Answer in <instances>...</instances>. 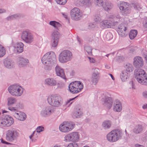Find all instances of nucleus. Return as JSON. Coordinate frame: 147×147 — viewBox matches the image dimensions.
<instances>
[{"mask_svg":"<svg viewBox=\"0 0 147 147\" xmlns=\"http://www.w3.org/2000/svg\"><path fill=\"white\" fill-rule=\"evenodd\" d=\"M55 55L53 52H49L42 57L41 60L42 63L46 66L47 69H51V67L56 63Z\"/></svg>","mask_w":147,"mask_h":147,"instance_id":"nucleus-1","label":"nucleus"},{"mask_svg":"<svg viewBox=\"0 0 147 147\" xmlns=\"http://www.w3.org/2000/svg\"><path fill=\"white\" fill-rule=\"evenodd\" d=\"M47 100L49 104L53 107H60L63 103L62 98L57 94H53L49 96Z\"/></svg>","mask_w":147,"mask_h":147,"instance_id":"nucleus-2","label":"nucleus"},{"mask_svg":"<svg viewBox=\"0 0 147 147\" xmlns=\"http://www.w3.org/2000/svg\"><path fill=\"white\" fill-rule=\"evenodd\" d=\"M122 133L119 130H114L109 133L107 136V140L110 142H115L120 139Z\"/></svg>","mask_w":147,"mask_h":147,"instance_id":"nucleus-3","label":"nucleus"},{"mask_svg":"<svg viewBox=\"0 0 147 147\" xmlns=\"http://www.w3.org/2000/svg\"><path fill=\"white\" fill-rule=\"evenodd\" d=\"M136 78L139 83L147 85V74L141 69H138L136 72Z\"/></svg>","mask_w":147,"mask_h":147,"instance_id":"nucleus-4","label":"nucleus"},{"mask_svg":"<svg viewBox=\"0 0 147 147\" xmlns=\"http://www.w3.org/2000/svg\"><path fill=\"white\" fill-rule=\"evenodd\" d=\"M83 88V85L80 81L72 82L69 86V91L73 94H76L80 92Z\"/></svg>","mask_w":147,"mask_h":147,"instance_id":"nucleus-5","label":"nucleus"},{"mask_svg":"<svg viewBox=\"0 0 147 147\" xmlns=\"http://www.w3.org/2000/svg\"><path fill=\"white\" fill-rule=\"evenodd\" d=\"M9 92L12 95L20 96L23 94V88L20 86L13 85L9 86L8 88Z\"/></svg>","mask_w":147,"mask_h":147,"instance_id":"nucleus-6","label":"nucleus"},{"mask_svg":"<svg viewBox=\"0 0 147 147\" xmlns=\"http://www.w3.org/2000/svg\"><path fill=\"white\" fill-rule=\"evenodd\" d=\"M72 58V53L67 50L62 51L59 56V60L62 63H66L70 61Z\"/></svg>","mask_w":147,"mask_h":147,"instance_id":"nucleus-7","label":"nucleus"},{"mask_svg":"<svg viewBox=\"0 0 147 147\" xmlns=\"http://www.w3.org/2000/svg\"><path fill=\"white\" fill-rule=\"evenodd\" d=\"M19 135V133L16 130L14 129H9L6 133L5 139L8 141L12 142L16 140Z\"/></svg>","mask_w":147,"mask_h":147,"instance_id":"nucleus-8","label":"nucleus"},{"mask_svg":"<svg viewBox=\"0 0 147 147\" xmlns=\"http://www.w3.org/2000/svg\"><path fill=\"white\" fill-rule=\"evenodd\" d=\"M13 122V118L8 115H4L0 118V126L2 127L10 126Z\"/></svg>","mask_w":147,"mask_h":147,"instance_id":"nucleus-9","label":"nucleus"},{"mask_svg":"<svg viewBox=\"0 0 147 147\" xmlns=\"http://www.w3.org/2000/svg\"><path fill=\"white\" fill-rule=\"evenodd\" d=\"M75 124L71 122L65 121L59 126V129L61 131L67 132L71 131L74 128Z\"/></svg>","mask_w":147,"mask_h":147,"instance_id":"nucleus-10","label":"nucleus"},{"mask_svg":"<svg viewBox=\"0 0 147 147\" xmlns=\"http://www.w3.org/2000/svg\"><path fill=\"white\" fill-rule=\"evenodd\" d=\"M21 38L23 40L27 43H31L34 40L33 34L28 31H25L22 32L21 35Z\"/></svg>","mask_w":147,"mask_h":147,"instance_id":"nucleus-11","label":"nucleus"},{"mask_svg":"<svg viewBox=\"0 0 147 147\" xmlns=\"http://www.w3.org/2000/svg\"><path fill=\"white\" fill-rule=\"evenodd\" d=\"M79 134L78 132H73L67 135L65 137V141L67 142H77L79 139Z\"/></svg>","mask_w":147,"mask_h":147,"instance_id":"nucleus-12","label":"nucleus"},{"mask_svg":"<svg viewBox=\"0 0 147 147\" xmlns=\"http://www.w3.org/2000/svg\"><path fill=\"white\" fill-rule=\"evenodd\" d=\"M118 6L120 9L123 11L124 15H127L130 13L131 9L129 4L127 3L122 2L119 4Z\"/></svg>","mask_w":147,"mask_h":147,"instance_id":"nucleus-13","label":"nucleus"},{"mask_svg":"<svg viewBox=\"0 0 147 147\" xmlns=\"http://www.w3.org/2000/svg\"><path fill=\"white\" fill-rule=\"evenodd\" d=\"M70 14L72 19L75 20H78L82 16V13L78 8L74 7L70 11Z\"/></svg>","mask_w":147,"mask_h":147,"instance_id":"nucleus-14","label":"nucleus"},{"mask_svg":"<svg viewBox=\"0 0 147 147\" xmlns=\"http://www.w3.org/2000/svg\"><path fill=\"white\" fill-rule=\"evenodd\" d=\"M118 32L121 37H125L127 34L128 31L126 25L124 23H122L118 26Z\"/></svg>","mask_w":147,"mask_h":147,"instance_id":"nucleus-15","label":"nucleus"},{"mask_svg":"<svg viewBox=\"0 0 147 147\" xmlns=\"http://www.w3.org/2000/svg\"><path fill=\"white\" fill-rule=\"evenodd\" d=\"M134 65L136 67H140L144 64V61L142 58L140 57L137 56L134 59Z\"/></svg>","mask_w":147,"mask_h":147,"instance_id":"nucleus-16","label":"nucleus"},{"mask_svg":"<svg viewBox=\"0 0 147 147\" xmlns=\"http://www.w3.org/2000/svg\"><path fill=\"white\" fill-rule=\"evenodd\" d=\"M98 69L95 68L93 73L92 77V81L94 84H96L98 82L99 78V73L98 72Z\"/></svg>","mask_w":147,"mask_h":147,"instance_id":"nucleus-17","label":"nucleus"},{"mask_svg":"<svg viewBox=\"0 0 147 147\" xmlns=\"http://www.w3.org/2000/svg\"><path fill=\"white\" fill-rule=\"evenodd\" d=\"M55 71L58 76H59L63 79H66V76L63 69L57 65L55 67Z\"/></svg>","mask_w":147,"mask_h":147,"instance_id":"nucleus-18","label":"nucleus"},{"mask_svg":"<svg viewBox=\"0 0 147 147\" xmlns=\"http://www.w3.org/2000/svg\"><path fill=\"white\" fill-rule=\"evenodd\" d=\"M112 22L111 21L105 20L101 22L100 24V27L103 29L106 28H109L111 27Z\"/></svg>","mask_w":147,"mask_h":147,"instance_id":"nucleus-19","label":"nucleus"},{"mask_svg":"<svg viewBox=\"0 0 147 147\" xmlns=\"http://www.w3.org/2000/svg\"><path fill=\"white\" fill-rule=\"evenodd\" d=\"M13 115L16 119L22 121L25 120L26 117V115L22 112L15 113H14Z\"/></svg>","mask_w":147,"mask_h":147,"instance_id":"nucleus-20","label":"nucleus"},{"mask_svg":"<svg viewBox=\"0 0 147 147\" xmlns=\"http://www.w3.org/2000/svg\"><path fill=\"white\" fill-rule=\"evenodd\" d=\"M92 0H75L76 5H80L82 4L84 5H88L91 4Z\"/></svg>","mask_w":147,"mask_h":147,"instance_id":"nucleus-21","label":"nucleus"},{"mask_svg":"<svg viewBox=\"0 0 147 147\" xmlns=\"http://www.w3.org/2000/svg\"><path fill=\"white\" fill-rule=\"evenodd\" d=\"M122 106L119 101L116 100L114 103V111L117 112H120L122 109Z\"/></svg>","mask_w":147,"mask_h":147,"instance_id":"nucleus-22","label":"nucleus"},{"mask_svg":"<svg viewBox=\"0 0 147 147\" xmlns=\"http://www.w3.org/2000/svg\"><path fill=\"white\" fill-rule=\"evenodd\" d=\"M24 46V44L21 42L17 43L15 46V48L18 53H20L23 51Z\"/></svg>","mask_w":147,"mask_h":147,"instance_id":"nucleus-23","label":"nucleus"},{"mask_svg":"<svg viewBox=\"0 0 147 147\" xmlns=\"http://www.w3.org/2000/svg\"><path fill=\"white\" fill-rule=\"evenodd\" d=\"M46 83L50 86H55L56 85L57 82L53 78H48L45 80Z\"/></svg>","mask_w":147,"mask_h":147,"instance_id":"nucleus-24","label":"nucleus"},{"mask_svg":"<svg viewBox=\"0 0 147 147\" xmlns=\"http://www.w3.org/2000/svg\"><path fill=\"white\" fill-rule=\"evenodd\" d=\"M104 104L108 109L111 108L112 107L113 104V101L111 98L110 97L106 98L105 100Z\"/></svg>","mask_w":147,"mask_h":147,"instance_id":"nucleus-25","label":"nucleus"},{"mask_svg":"<svg viewBox=\"0 0 147 147\" xmlns=\"http://www.w3.org/2000/svg\"><path fill=\"white\" fill-rule=\"evenodd\" d=\"M53 112V111L52 110L51 107H47L46 108L45 110L42 112V114L43 116L45 117L47 115H50Z\"/></svg>","mask_w":147,"mask_h":147,"instance_id":"nucleus-26","label":"nucleus"},{"mask_svg":"<svg viewBox=\"0 0 147 147\" xmlns=\"http://www.w3.org/2000/svg\"><path fill=\"white\" fill-rule=\"evenodd\" d=\"M60 35L59 32L57 31H54L51 34L52 39L59 40Z\"/></svg>","mask_w":147,"mask_h":147,"instance_id":"nucleus-27","label":"nucleus"},{"mask_svg":"<svg viewBox=\"0 0 147 147\" xmlns=\"http://www.w3.org/2000/svg\"><path fill=\"white\" fill-rule=\"evenodd\" d=\"M82 114V112L80 109H77L73 114V117L74 118H79Z\"/></svg>","mask_w":147,"mask_h":147,"instance_id":"nucleus-28","label":"nucleus"},{"mask_svg":"<svg viewBox=\"0 0 147 147\" xmlns=\"http://www.w3.org/2000/svg\"><path fill=\"white\" fill-rule=\"evenodd\" d=\"M138 34V32L136 30H131L129 34V36L131 39H134Z\"/></svg>","mask_w":147,"mask_h":147,"instance_id":"nucleus-29","label":"nucleus"},{"mask_svg":"<svg viewBox=\"0 0 147 147\" xmlns=\"http://www.w3.org/2000/svg\"><path fill=\"white\" fill-rule=\"evenodd\" d=\"M104 9L106 11H108L111 9L113 7V5L111 3L107 2L105 4L102 6Z\"/></svg>","mask_w":147,"mask_h":147,"instance_id":"nucleus-30","label":"nucleus"},{"mask_svg":"<svg viewBox=\"0 0 147 147\" xmlns=\"http://www.w3.org/2000/svg\"><path fill=\"white\" fill-rule=\"evenodd\" d=\"M128 73L126 71L123 70L121 74L120 77L122 80L125 81L127 78Z\"/></svg>","mask_w":147,"mask_h":147,"instance_id":"nucleus-31","label":"nucleus"},{"mask_svg":"<svg viewBox=\"0 0 147 147\" xmlns=\"http://www.w3.org/2000/svg\"><path fill=\"white\" fill-rule=\"evenodd\" d=\"M142 130V126L140 125H138L135 126L133 130V132L136 134L139 133Z\"/></svg>","mask_w":147,"mask_h":147,"instance_id":"nucleus-32","label":"nucleus"},{"mask_svg":"<svg viewBox=\"0 0 147 147\" xmlns=\"http://www.w3.org/2000/svg\"><path fill=\"white\" fill-rule=\"evenodd\" d=\"M125 70L124 71H126L128 73L132 71L133 70V67L132 65L129 63L127 64L125 67Z\"/></svg>","mask_w":147,"mask_h":147,"instance_id":"nucleus-33","label":"nucleus"},{"mask_svg":"<svg viewBox=\"0 0 147 147\" xmlns=\"http://www.w3.org/2000/svg\"><path fill=\"white\" fill-rule=\"evenodd\" d=\"M19 62L20 65H25L26 63L28 62V59H25L22 57H20L19 58Z\"/></svg>","mask_w":147,"mask_h":147,"instance_id":"nucleus-34","label":"nucleus"},{"mask_svg":"<svg viewBox=\"0 0 147 147\" xmlns=\"http://www.w3.org/2000/svg\"><path fill=\"white\" fill-rule=\"evenodd\" d=\"M6 52L5 48L1 45H0V57H2L4 56Z\"/></svg>","mask_w":147,"mask_h":147,"instance_id":"nucleus-35","label":"nucleus"},{"mask_svg":"<svg viewBox=\"0 0 147 147\" xmlns=\"http://www.w3.org/2000/svg\"><path fill=\"white\" fill-rule=\"evenodd\" d=\"M49 24L57 29L61 26V25L59 23L55 21H50Z\"/></svg>","mask_w":147,"mask_h":147,"instance_id":"nucleus-36","label":"nucleus"},{"mask_svg":"<svg viewBox=\"0 0 147 147\" xmlns=\"http://www.w3.org/2000/svg\"><path fill=\"white\" fill-rule=\"evenodd\" d=\"M16 101V100L15 98L9 97L8 98V105L9 106L14 104Z\"/></svg>","mask_w":147,"mask_h":147,"instance_id":"nucleus-37","label":"nucleus"},{"mask_svg":"<svg viewBox=\"0 0 147 147\" xmlns=\"http://www.w3.org/2000/svg\"><path fill=\"white\" fill-rule=\"evenodd\" d=\"M102 125L105 129L109 128L111 127V123L110 121H105L103 122Z\"/></svg>","mask_w":147,"mask_h":147,"instance_id":"nucleus-38","label":"nucleus"},{"mask_svg":"<svg viewBox=\"0 0 147 147\" xmlns=\"http://www.w3.org/2000/svg\"><path fill=\"white\" fill-rule=\"evenodd\" d=\"M4 63L5 66L7 68H10L13 66V63L9 61L6 60Z\"/></svg>","mask_w":147,"mask_h":147,"instance_id":"nucleus-39","label":"nucleus"},{"mask_svg":"<svg viewBox=\"0 0 147 147\" xmlns=\"http://www.w3.org/2000/svg\"><path fill=\"white\" fill-rule=\"evenodd\" d=\"M59 40L52 39L51 40V45L52 47H56L58 44Z\"/></svg>","mask_w":147,"mask_h":147,"instance_id":"nucleus-40","label":"nucleus"},{"mask_svg":"<svg viewBox=\"0 0 147 147\" xmlns=\"http://www.w3.org/2000/svg\"><path fill=\"white\" fill-rule=\"evenodd\" d=\"M85 49L89 55H92V49L91 47H85Z\"/></svg>","mask_w":147,"mask_h":147,"instance_id":"nucleus-41","label":"nucleus"},{"mask_svg":"<svg viewBox=\"0 0 147 147\" xmlns=\"http://www.w3.org/2000/svg\"><path fill=\"white\" fill-rule=\"evenodd\" d=\"M95 1L98 6H102L103 5V1L102 0H95Z\"/></svg>","mask_w":147,"mask_h":147,"instance_id":"nucleus-42","label":"nucleus"},{"mask_svg":"<svg viewBox=\"0 0 147 147\" xmlns=\"http://www.w3.org/2000/svg\"><path fill=\"white\" fill-rule=\"evenodd\" d=\"M76 97L72 98L70 99L69 100H68L65 102V105L66 106H70L73 102L72 100H74Z\"/></svg>","mask_w":147,"mask_h":147,"instance_id":"nucleus-43","label":"nucleus"},{"mask_svg":"<svg viewBox=\"0 0 147 147\" xmlns=\"http://www.w3.org/2000/svg\"><path fill=\"white\" fill-rule=\"evenodd\" d=\"M67 147H78V145L77 143L74 142L69 144Z\"/></svg>","mask_w":147,"mask_h":147,"instance_id":"nucleus-44","label":"nucleus"},{"mask_svg":"<svg viewBox=\"0 0 147 147\" xmlns=\"http://www.w3.org/2000/svg\"><path fill=\"white\" fill-rule=\"evenodd\" d=\"M58 4L61 5L65 4L67 1V0H55Z\"/></svg>","mask_w":147,"mask_h":147,"instance_id":"nucleus-45","label":"nucleus"},{"mask_svg":"<svg viewBox=\"0 0 147 147\" xmlns=\"http://www.w3.org/2000/svg\"><path fill=\"white\" fill-rule=\"evenodd\" d=\"M44 129V127L42 126H39L36 129V131L37 132L40 133L41 131H43Z\"/></svg>","mask_w":147,"mask_h":147,"instance_id":"nucleus-46","label":"nucleus"},{"mask_svg":"<svg viewBox=\"0 0 147 147\" xmlns=\"http://www.w3.org/2000/svg\"><path fill=\"white\" fill-rule=\"evenodd\" d=\"M101 20L100 15L99 14L96 15L95 16V21L96 22H100Z\"/></svg>","mask_w":147,"mask_h":147,"instance_id":"nucleus-47","label":"nucleus"},{"mask_svg":"<svg viewBox=\"0 0 147 147\" xmlns=\"http://www.w3.org/2000/svg\"><path fill=\"white\" fill-rule=\"evenodd\" d=\"M112 35L111 33L107 34L106 36V38L108 40H109L112 39L113 38Z\"/></svg>","mask_w":147,"mask_h":147,"instance_id":"nucleus-48","label":"nucleus"},{"mask_svg":"<svg viewBox=\"0 0 147 147\" xmlns=\"http://www.w3.org/2000/svg\"><path fill=\"white\" fill-rule=\"evenodd\" d=\"M18 15H12L10 17H9L7 18V19L8 20H13L14 18H16L17 17H18Z\"/></svg>","mask_w":147,"mask_h":147,"instance_id":"nucleus-49","label":"nucleus"},{"mask_svg":"<svg viewBox=\"0 0 147 147\" xmlns=\"http://www.w3.org/2000/svg\"><path fill=\"white\" fill-rule=\"evenodd\" d=\"M8 109L12 111H17V109L14 107H10L8 108Z\"/></svg>","mask_w":147,"mask_h":147,"instance_id":"nucleus-50","label":"nucleus"},{"mask_svg":"<svg viewBox=\"0 0 147 147\" xmlns=\"http://www.w3.org/2000/svg\"><path fill=\"white\" fill-rule=\"evenodd\" d=\"M88 58L90 62L92 63H94L96 61L93 58L89 57H88Z\"/></svg>","mask_w":147,"mask_h":147,"instance_id":"nucleus-51","label":"nucleus"},{"mask_svg":"<svg viewBox=\"0 0 147 147\" xmlns=\"http://www.w3.org/2000/svg\"><path fill=\"white\" fill-rule=\"evenodd\" d=\"M1 142L3 144H11L9 142H7L5 141L2 139L1 140Z\"/></svg>","mask_w":147,"mask_h":147,"instance_id":"nucleus-52","label":"nucleus"},{"mask_svg":"<svg viewBox=\"0 0 147 147\" xmlns=\"http://www.w3.org/2000/svg\"><path fill=\"white\" fill-rule=\"evenodd\" d=\"M143 96L144 98H147V91L143 92Z\"/></svg>","mask_w":147,"mask_h":147,"instance_id":"nucleus-53","label":"nucleus"},{"mask_svg":"<svg viewBox=\"0 0 147 147\" xmlns=\"http://www.w3.org/2000/svg\"><path fill=\"white\" fill-rule=\"evenodd\" d=\"M6 12V10L4 9H0V14L2 13H5Z\"/></svg>","mask_w":147,"mask_h":147,"instance_id":"nucleus-54","label":"nucleus"},{"mask_svg":"<svg viewBox=\"0 0 147 147\" xmlns=\"http://www.w3.org/2000/svg\"><path fill=\"white\" fill-rule=\"evenodd\" d=\"M135 147H144V146L142 145L136 144L135 145Z\"/></svg>","mask_w":147,"mask_h":147,"instance_id":"nucleus-55","label":"nucleus"},{"mask_svg":"<svg viewBox=\"0 0 147 147\" xmlns=\"http://www.w3.org/2000/svg\"><path fill=\"white\" fill-rule=\"evenodd\" d=\"M62 14L63 16L66 19H68L67 14L66 13H62Z\"/></svg>","mask_w":147,"mask_h":147,"instance_id":"nucleus-56","label":"nucleus"},{"mask_svg":"<svg viewBox=\"0 0 147 147\" xmlns=\"http://www.w3.org/2000/svg\"><path fill=\"white\" fill-rule=\"evenodd\" d=\"M144 26L145 27L147 28V19L146 20L145 23L144 24Z\"/></svg>","mask_w":147,"mask_h":147,"instance_id":"nucleus-57","label":"nucleus"},{"mask_svg":"<svg viewBox=\"0 0 147 147\" xmlns=\"http://www.w3.org/2000/svg\"><path fill=\"white\" fill-rule=\"evenodd\" d=\"M142 108L144 109H147V104H145L143 105Z\"/></svg>","mask_w":147,"mask_h":147,"instance_id":"nucleus-58","label":"nucleus"},{"mask_svg":"<svg viewBox=\"0 0 147 147\" xmlns=\"http://www.w3.org/2000/svg\"><path fill=\"white\" fill-rule=\"evenodd\" d=\"M130 84H131V85H132V88L133 89H134L135 88L134 87V85H133V81H131L130 82Z\"/></svg>","mask_w":147,"mask_h":147,"instance_id":"nucleus-59","label":"nucleus"},{"mask_svg":"<svg viewBox=\"0 0 147 147\" xmlns=\"http://www.w3.org/2000/svg\"><path fill=\"white\" fill-rule=\"evenodd\" d=\"M109 75L111 77L112 79L113 80H115V78H114L113 77V76L111 74H109Z\"/></svg>","mask_w":147,"mask_h":147,"instance_id":"nucleus-60","label":"nucleus"},{"mask_svg":"<svg viewBox=\"0 0 147 147\" xmlns=\"http://www.w3.org/2000/svg\"><path fill=\"white\" fill-rule=\"evenodd\" d=\"M78 40L80 43L81 42V39L80 38H78Z\"/></svg>","mask_w":147,"mask_h":147,"instance_id":"nucleus-61","label":"nucleus"},{"mask_svg":"<svg viewBox=\"0 0 147 147\" xmlns=\"http://www.w3.org/2000/svg\"><path fill=\"white\" fill-rule=\"evenodd\" d=\"M145 58L146 60V62L147 63V55L146 56Z\"/></svg>","mask_w":147,"mask_h":147,"instance_id":"nucleus-62","label":"nucleus"},{"mask_svg":"<svg viewBox=\"0 0 147 147\" xmlns=\"http://www.w3.org/2000/svg\"><path fill=\"white\" fill-rule=\"evenodd\" d=\"M7 112V111L5 110H3L2 111L3 113H6Z\"/></svg>","mask_w":147,"mask_h":147,"instance_id":"nucleus-63","label":"nucleus"},{"mask_svg":"<svg viewBox=\"0 0 147 147\" xmlns=\"http://www.w3.org/2000/svg\"><path fill=\"white\" fill-rule=\"evenodd\" d=\"M32 135H31V136H30V139H31L32 137Z\"/></svg>","mask_w":147,"mask_h":147,"instance_id":"nucleus-64","label":"nucleus"}]
</instances>
